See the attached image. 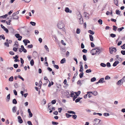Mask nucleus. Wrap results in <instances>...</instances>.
I'll return each instance as SVG.
<instances>
[{"label":"nucleus","instance_id":"nucleus-62","mask_svg":"<svg viewBox=\"0 0 125 125\" xmlns=\"http://www.w3.org/2000/svg\"><path fill=\"white\" fill-rule=\"evenodd\" d=\"M66 96L67 97L69 98L70 97V94L68 92H67L66 93Z\"/></svg>","mask_w":125,"mask_h":125},{"label":"nucleus","instance_id":"nucleus-52","mask_svg":"<svg viewBox=\"0 0 125 125\" xmlns=\"http://www.w3.org/2000/svg\"><path fill=\"white\" fill-rule=\"evenodd\" d=\"M44 48L45 49L47 50V51L49 52V49L48 48V47L46 45H45L44 46Z\"/></svg>","mask_w":125,"mask_h":125},{"label":"nucleus","instance_id":"nucleus-11","mask_svg":"<svg viewBox=\"0 0 125 125\" xmlns=\"http://www.w3.org/2000/svg\"><path fill=\"white\" fill-rule=\"evenodd\" d=\"M9 30L10 31L11 33H14V30L13 29L12 27H10L8 28Z\"/></svg>","mask_w":125,"mask_h":125},{"label":"nucleus","instance_id":"nucleus-3","mask_svg":"<svg viewBox=\"0 0 125 125\" xmlns=\"http://www.w3.org/2000/svg\"><path fill=\"white\" fill-rule=\"evenodd\" d=\"M15 37L17 38L19 41H21L22 38V37L20 36V34L19 33H17L15 34Z\"/></svg>","mask_w":125,"mask_h":125},{"label":"nucleus","instance_id":"nucleus-22","mask_svg":"<svg viewBox=\"0 0 125 125\" xmlns=\"http://www.w3.org/2000/svg\"><path fill=\"white\" fill-rule=\"evenodd\" d=\"M2 39L3 40H5V37L3 34L0 35V40H1Z\"/></svg>","mask_w":125,"mask_h":125},{"label":"nucleus","instance_id":"nucleus-59","mask_svg":"<svg viewBox=\"0 0 125 125\" xmlns=\"http://www.w3.org/2000/svg\"><path fill=\"white\" fill-rule=\"evenodd\" d=\"M106 65L107 67H109L111 66L110 63L109 62H108L106 64Z\"/></svg>","mask_w":125,"mask_h":125},{"label":"nucleus","instance_id":"nucleus-44","mask_svg":"<svg viewBox=\"0 0 125 125\" xmlns=\"http://www.w3.org/2000/svg\"><path fill=\"white\" fill-rule=\"evenodd\" d=\"M56 101V100H54L51 101V103L52 104H55Z\"/></svg>","mask_w":125,"mask_h":125},{"label":"nucleus","instance_id":"nucleus-7","mask_svg":"<svg viewBox=\"0 0 125 125\" xmlns=\"http://www.w3.org/2000/svg\"><path fill=\"white\" fill-rule=\"evenodd\" d=\"M18 122L20 124H21L23 122V121L20 116H19L18 117Z\"/></svg>","mask_w":125,"mask_h":125},{"label":"nucleus","instance_id":"nucleus-10","mask_svg":"<svg viewBox=\"0 0 125 125\" xmlns=\"http://www.w3.org/2000/svg\"><path fill=\"white\" fill-rule=\"evenodd\" d=\"M61 54H64V53L65 52V50L63 48H61Z\"/></svg>","mask_w":125,"mask_h":125},{"label":"nucleus","instance_id":"nucleus-17","mask_svg":"<svg viewBox=\"0 0 125 125\" xmlns=\"http://www.w3.org/2000/svg\"><path fill=\"white\" fill-rule=\"evenodd\" d=\"M80 69L79 70L80 72H83V68L82 65H80Z\"/></svg>","mask_w":125,"mask_h":125},{"label":"nucleus","instance_id":"nucleus-58","mask_svg":"<svg viewBox=\"0 0 125 125\" xmlns=\"http://www.w3.org/2000/svg\"><path fill=\"white\" fill-rule=\"evenodd\" d=\"M110 79V77L108 75H107L105 77V79L106 80H108Z\"/></svg>","mask_w":125,"mask_h":125},{"label":"nucleus","instance_id":"nucleus-57","mask_svg":"<svg viewBox=\"0 0 125 125\" xmlns=\"http://www.w3.org/2000/svg\"><path fill=\"white\" fill-rule=\"evenodd\" d=\"M53 66L54 68L57 69H59V66L58 65L55 64Z\"/></svg>","mask_w":125,"mask_h":125},{"label":"nucleus","instance_id":"nucleus-47","mask_svg":"<svg viewBox=\"0 0 125 125\" xmlns=\"http://www.w3.org/2000/svg\"><path fill=\"white\" fill-rule=\"evenodd\" d=\"M80 30L79 28H77L76 30V33L77 34H79L80 32Z\"/></svg>","mask_w":125,"mask_h":125},{"label":"nucleus","instance_id":"nucleus-43","mask_svg":"<svg viewBox=\"0 0 125 125\" xmlns=\"http://www.w3.org/2000/svg\"><path fill=\"white\" fill-rule=\"evenodd\" d=\"M18 77L19 78H20V79H21V80L22 81H24V78H22L21 76H20V75H18Z\"/></svg>","mask_w":125,"mask_h":125},{"label":"nucleus","instance_id":"nucleus-28","mask_svg":"<svg viewBox=\"0 0 125 125\" xmlns=\"http://www.w3.org/2000/svg\"><path fill=\"white\" fill-rule=\"evenodd\" d=\"M39 89H40L41 88V86L42 84V82L41 81H40L39 83Z\"/></svg>","mask_w":125,"mask_h":125},{"label":"nucleus","instance_id":"nucleus-48","mask_svg":"<svg viewBox=\"0 0 125 125\" xmlns=\"http://www.w3.org/2000/svg\"><path fill=\"white\" fill-rule=\"evenodd\" d=\"M33 47V45L32 44H31L30 45H28L27 46V47L28 48H31Z\"/></svg>","mask_w":125,"mask_h":125},{"label":"nucleus","instance_id":"nucleus-13","mask_svg":"<svg viewBox=\"0 0 125 125\" xmlns=\"http://www.w3.org/2000/svg\"><path fill=\"white\" fill-rule=\"evenodd\" d=\"M78 74L77 72V71L76 72V73H75L73 78L72 79V81L73 82L74 81L75 78L76 76Z\"/></svg>","mask_w":125,"mask_h":125},{"label":"nucleus","instance_id":"nucleus-1","mask_svg":"<svg viewBox=\"0 0 125 125\" xmlns=\"http://www.w3.org/2000/svg\"><path fill=\"white\" fill-rule=\"evenodd\" d=\"M57 26L58 28L60 29H62L63 31L65 32V28H64L65 25L63 22L61 21L59 22L57 24Z\"/></svg>","mask_w":125,"mask_h":125},{"label":"nucleus","instance_id":"nucleus-39","mask_svg":"<svg viewBox=\"0 0 125 125\" xmlns=\"http://www.w3.org/2000/svg\"><path fill=\"white\" fill-rule=\"evenodd\" d=\"M111 50L113 52H116V48L115 47H114L112 48Z\"/></svg>","mask_w":125,"mask_h":125},{"label":"nucleus","instance_id":"nucleus-54","mask_svg":"<svg viewBox=\"0 0 125 125\" xmlns=\"http://www.w3.org/2000/svg\"><path fill=\"white\" fill-rule=\"evenodd\" d=\"M13 66L15 68H17L18 67V65L17 64H14Z\"/></svg>","mask_w":125,"mask_h":125},{"label":"nucleus","instance_id":"nucleus-46","mask_svg":"<svg viewBox=\"0 0 125 125\" xmlns=\"http://www.w3.org/2000/svg\"><path fill=\"white\" fill-rule=\"evenodd\" d=\"M96 80V78L95 77H93L91 79V82H93Z\"/></svg>","mask_w":125,"mask_h":125},{"label":"nucleus","instance_id":"nucleus-5","mask_svg":"<svg viewBox=\"0 0 125 125\" xmlns=\"http://www.w3.org/2000/svg\"><path fill=\"white\" fill-rule=\"evenodd\" d=\"M87 94L91 93L92 94L94 95V96H96L97 94V92L96 91H94L93 92H87Z\"/></svg>","mask_w":125,"mask_h":125},{"label":"nucleus","instance_id":"nucleus-24","mask_svg":"<svg viewBox=\"0 0 125 125\" xmlns=\"http://www.w3.org/2000/svg\"><path fill=\"white\" fill-rule=\"evenodd\" d=\"M12 103L13 104H16L17 103V102L15 99H13L12 100Z\"/></svg>","mask_w":125,"mask_h":125},{"label":"nucleus","instance_id":"nucleus-36","mask_svg":"<svg viewBox=\"0 0 125 125\" xmlns=\"http://www.w3.org/2000/svg\"><path fill=\"white\" fill-rule=\"evenodd\" d=\"M30 24L33 26H35L36 24V23L35 22L33 21H31L30 22Z\"/></svg>","mask_w":125,"mask_h":125},{"label":"nucleus","instance_id":"nucleus-51","mask_svg":"<svg viewBox=\"0 0 125 125\" xmlns=\"http://www.w3.org/2000/svg\"><path fill=\"white\" fill-rule=\"evenodd\" d=\"M3 30L5 31L6 33H8L9 32V31L8 29L5 28H4V29Z\"/></svg>","mask_w":125,"mask_h":125},{"label":"nucleus","instance_id":"nucleus-55","mask_svg":"<svg viewBox=\"0 0 125 125\" xmlns=\"http://www.w3.org/2000/svg\"><path fill=\"white\" fill-rule=\"evenodd\" d=\"M113 30L115 31H116L117 29V27L115 25L113 26Z\"/></svg>","mask_w":125,"mask_h":125},{"label":"nucleus","instance_id":"nucleus-15","mask_svg":"<svg viewBox=\"0 0 125 125\" xmlns=\"http://www.w3.org/2000/svg\"><path fill=\"white\" fill-rule=\"evenodd\" d=\"M38 54V53L36 51H34L33 52L32 55L33 57H36Z\"/></svg>","mask_w":125,"mask_h":125},{"label":"nucleus","instance_id":"nucleus-30","mask_svg":"<svg viewBox=\"0 0 125 125\" xmlns=\"http://www.w3.org/2000/svg\"><path fill=\"white\" fill-rule=\"evenodd\" d=\"M88 32L90 34L92 35H93L94 33V32L91 30H89L88 31Z\"/></svg>","mask_w":125,"mask_h":125},{"label":"nucleus","instance_id":"nucleus-42","mask_svg":"<svg viewBox=\"0 0 125 125\" xmlns=\"http://www.w3.org/2000/svg\"><path fill=\"white\" fill-rule=\"evenodd\" d=\"M52 124L53 125H57L59 124L58 122H55L54 121H52Z\"/></svg>","mask_w":125,"mask_h":125},{"label":"nucleus","instance_id":"nucleus-34","mask_svg":"<svg viewBox=\"0 0 125 125\" xmlns=\"http://www.w3.org/2000/svg\"><path fill=\"white\" fill-rule=\"evenodd\" d=\"M65 115L67 118H68L71 116V115L68 114V113H66Z\"/></svg>","mask_w":125,"mask_h":125},{"label":"nucleus","instance_id":"nucleus-2","mask_svg":"<svg viewBox=\"0 0 125 125\" xmlns=\"http://www.w3.org/2000/svg\"><path fill=\"white\" fill-rule=\"evenodd\" d=\"M100 121L101 120L98 119H95L93 122L94 125H100Z\"/></svg>","mask_w":125,"mask_h":125},{"label":"nucleus","instance_id":"nucleus-19","mask_svg":"<svg viewBox=\"0 0 125 125\" xmlns=\"http://www.w3.org/2000/svg\"><path fill=\"white\" fill-rule=\"evenodd\" d=\"M119 62L118 61H116L113 63V66H116L119 63Z\"/></svg>","mask_w":125,"mask_h":125},{"label":"nucleus","instance_id":"nucleus-14","mask_svg":"<svg viewBox=\"0 0 125 125\" xmlns=\"http://www.w3.org/2000/svg\"><path fill=\"white\" fill-rule=\"evenodd\" d=\"M81 93V92L80 91H79L77 92H74V93L75 94V95L76 96H77V97L79 96Z\"/></svg>","mask_w":125,"mask_h":125},{"label":"nucleus","instance_id":"nucleus-61","mask_svg":"<svg viewBox=\"0 0 125 125\" xmlns=\"http://www.w3.org/2000/svg\"><path fill=\"white\" fill-rule=\"evenodd\" d=\"M77 96H76L75 95H74L73 96V97H73V101H74L75 100V99H76V98H77Z\"/></svg>","mask_w":125,"mask_h":125},{"label":"nucleus","instance_id":"nucleus-32","mask_svg":"<svg viewBox=\"0 0 125 125\" xmlns=\"http://www.w3.org/2000/svg\"><path fill=\"white\" fill-rule=\"evenodd\" d=\"M19 18V17L17 15H16L14 17H13L12 19L13 20H18V19Z\"/></svg>","mask_w":125,"mask_h":125},{"label":"nucleus","instance_id":"nucleus-26","mask_svg":"<svg viewBox=\"0 0 125 125\" xmlns=\"http://www.w3.org/2000/svg\"><path fill=\"white\" fill-rule=\"evenodd\" d=\"M8 16V14H5L4 15H3L2 16H0V18H6L7 17V16Z\"/></svg>","mask_w":125,"mask_h":125},{"label":"nucleus","instance_id":"nucleus-25","mask_svg":"<svg viewBox=\"0 0 125 125\" xmlns=\"http://www.w3.org/2000/svg\"><path fill=\"white\" fill-rule=\"evenodd\" d=\"M30 64L31 66H33L34 64V62L33 59H32L31 60L30 62Z\"/></svg>","mask_w":125,"mask_h":125},{"label":"nucleus","instance_id":"nucleus-27","mask_svg":"<svg viewBox=\"0 0 125 125\" xmlns=\"http://www.w3.org/2000/svg\"><path fill=\"white\" fill-rule=\"evenodd\" d=\"M46 100L45 99H43V101L42 102V104L43 105H44L46 103Z\"/></svg>","mask_w":125,"mask_h":125},{"label":"nucleus","instance_id":"nucleus-53","mask_svg":"<svg viewBox=\"0 0 125 125\" xmlns=\"http://www.w3.org/2000/svg\"><path fill=\"white\" fill-rule=\"evenodd\" d=\"M103 115L105 116H107L109 115H110L108 113H104L103 114Z\"/></svg>","mask_w":125,"mask_h":125},{"label":"nucleus","instance_id":"nucleus-21","mask_svg":"<svg viewBox=\"0 0 125 125\" xmlns=\"http://www.w3.org/2000/svg\"><path fill=\"white\" fill-rule=\"evenodd\" d=\"M74 95H75L74 94V92L73 91H71L70 92V96L71 97H72Z\"/></svg>","mask_w":125,"mask_h":125},{"label":"nucleus","instance_id":"nucleus-4","mask_svg":"<svg viewBox=\"0 0 125 125\" xmlns=\"http://www.w3.org/2000/svg\"><path fill=\"white\" fill-rule=\"evenodd\" d=\"M101 52L100 49H99L97 48L95 50V53H92V55H94L97 54L98 55Z\"/></svg>","mask_w":125,"mask_h":125},{"label":"nucleus","instance_id":"nucleus-50","mask_svg":"<svg viewBox=\"0 0 125 125\" xmlns=\"http://www.w3.org/2000/svg\"><path fill=\"white\" fill-rule=\"evenodd\" d=\"M100 65L103 67H105L106 66V64L104 63H102L100 64Z\"/></svg>","mask_w":125,"mask_h":125},{"label":"nucleus","instance_id":"nucleus-37","mask_svg":"<svg viewBox=\"0 0 125 125\" xmlns=\"http://www.w3.org/2000/svg\"><path fill=\"white\" fill-rule=\"evenodd\" d=\"M71 116H72L73 118L74 119H76L77 117V115L75 114L71 115Z\"/></svg>","mask_w":125,"mask_h":125},{"label":"nucleus","instance_id":"nucleus-12","mask_svg":"<svg viewBox=\"0 0 125 125\" xmlns=\"http://www.w3.org/2000/svg\"><path fill=\"white\" fill-rule=\"evenodd\" d=\"M6 102H9L10 99V94H8L6 98Z\"/></svg>","mask_w":125,"mask_h":125},{"label":"nucleus","instance_id":"nucleus-40","mask_svg":"<svg viewBox=\"0 0 125 125\" xmlns=\"http://www.w3.org/2000/svg\"><path fill=\"white\" fill-rule=\"evenodd\" d=\"M89 36L90 40L91 41H93V36L91 35H89Z\"/></svg>","mask_w":125,"mask_h":125},{"label":"nucleus","instance_id":"nucleus-49","mask_svg":"<svg viewBox=\"0 0 125 125\" xmlns=\"http://www.w3.org/2000/svg\"><path fill=\"white\" fill-rule=\"evenodd\" d=\"M5 46H7V47H9V45L8 43L7 42H5L4 43Z\"/></svg>","mask_w":125,"mask_h":125},{"label":"nucleus","instance_id":"nucleus-63","mask_svg":"<svg viewBox=\"0 0 125 125\" xmlns=\"http://www.w3.org/2000/svg\"><path fill=\"white\" fill-rule=\"evenodd\" d=\"M19 57V56L18 55H16L15 56L13 57V59H18Z\"/></svg>","mask_w":125,"mask_h":125},{"label":"nucleus","instance_id":"nucleus-41","mask_svg":"<svg viewBox=\"0 0 125 125\" xmlns=\"http://www.w3.org/2000/svg\"><path fill=\"white\" fill-rule=\"evenodd\" d=\"M124 28L123 27H122L121 28H118L117 29L118 31L120 32V31H122V30L124 29Z\"/></svg>","mask_w":125,"mask_h":125},{"label":"nucleus","instance_id":"nucleus-31","mask_svg":"<svg viewBox=\"0 0 125 125\" xmlns=\"http://www.w3.org/2000/svg\"><path fill=\"white\" fill-rule=\"evenodd\" d=\"M118 1L117 0H114V3L117 6H118Z\"/></svg>","mask_w":125,"mask_h":125},{"label":"nucleus","instance_id":"nucleus-60","mask_svg":"<svg viewBox=\"0 0 125 125\" xmlns=\"http://www.w3.org/2000/svg\"><path fill=\"white\" fill-rule=\"evenodd\" d=\"M13 92L14 95L16 96L17 95V93L15 90H13Z\"/></svg>","mask_w":125,"mask_h":125},{"label":"nucleus","instance_id":"nucleus-9","mask_svg":"<svg viewBox=\"0 0 125 125\" xmlns=\"http://www.w3.org/2000/svg\"><path fill=\"white\" fill-rule=\"evenodd\" d=\"M98 81L100 83H103L105 82V81H104V78H100Z\"/></svg>","mask_w":125,"mask_h":125},{"label":"nucleus","instance_id":"nucleus-38","mask_svg":"<svg viewBox=\"0 0 125 125\" xmlns=\"http://www.w3.org/2000/svg\"><path fill=\"white\" fill-rule=\"evenodd\" d=\"M13 80V76L10 77L9 79V81L12 82V81Z\"/></svg>","mask_w":125,"mask_h":125},{"label":"nucleus","instance_id":"nucleus-35","mask_svg":"<svg viewBox=\"0 0 125 125\" xmlns=\"http://www.w3.org/2000/svg\"><path fill=\"white\" fill-rule=\"evenodd\" d=\"M117 15H120V13L121 11L118 10H116L115 11Z\"/></svg>","mask_w":125,"mask_h":125},{"label":"nucleus","instance_id":"nucleus-20","mask_svg":"<svg viewBox=\"0 0 125 125\" xmlns=\"http://www.w3.org/2000/svg\"><path fill=\"white\" fill-rule=\"evenodd\" d=\"M82 98H81L80 97H78L75 100V102L76 103H77L79 102L80 100Z\"/></svg>","mask_w":125,"mask_h":125},{"label":"nucleus","instance_id":"nucleus-8","mask_svg":"<svg viewBox=\"0 0 125 125\" xmlns=\"http://www.w3.org/2000/svg\"><path fill=\"white\" fill-rule=\"evenodd\" d=\"M124 82L123 81V80L122 79L118 81L116 83V84L118 85H119L120 84H122Z\"/></svg>","mask_w":125,"mask_h":125},{"label":"nucleus","instance_id":"nucleus-6","mask_svg":"<svg viewBox=\"0 0 125 125\" xmlns=\"http://www.w3.org/2000/svg\"><path fill=\"white\" fill-rule=\"evenodd\" d=\"M65 11L67 13H72V11L70 10L68 8L66 7L65 9Z\"/></svg>","mask_w":125,"mask_h":125},{"label":"nucleus","instance_id":"nucleus-45","mask_svg":"<svg viewBox=\"0 0 125 125\" xmlns=\"http://www.w3.org/2000/svg\"><path fill=\"white\" fill-rule=\"evenodd\" d=\"M98 22L99 23L100 25H101L102 24V21L101 19H99L98 21Z\"/></svg>","mask_w":125,"mask_h":125},{"label":"nucleus","instance_id":"nucleus-23","mask_svg":"<svg viewBox=\"0 0 125 125\" xmlns=\"http://www.w3.org/2000/svg\"><path fill=\"white\" fill-rule=\"evenodd\" d=\"M67 112L68 114H76L74 112L72 111H67Z\"/></svg>","mask_w":125,"mask_h":125},{"label":"nucleus","instance_id":"nucleus-18","mask_svg":"<svg viewBox=\"0 0 125 125\" xmlns=\"http://www.w3.org/2000/svg\"><path fill=\"white\" fill-rule=\"evenodd\" d=\"M17 108L16 106L13 107L12 108V112L13 113H15L16 111Z\"/></svg>","mask_w":125,"mask_h":125},{"label":"nucleus","instance_id":"nucleus-29","mask_svg":"<svg viewBox=\"0 0 125 125\" xmlns=\"http://www.w3.org/2000/svg\"><path fill=\"white\" fill-rule=\"evenodd\" d=\"M81 73L79 74V77L80 78H82L83 76V72H81Z\"/></svg>","mask_w":125,"mask_h":125},{"label":"nucleus","instance_id":"nucleus-16","mask_svg":"<svg viewBox=\"0 0 125 125\" xmlns=\"http://www.w3.org/2000/svg\"><path fill=\"white\" fill-rule=\"evenodd\" d=\"M66 60L65 58H63L60 61V63L61 64H63L66 62Z\"/></svg>","mask_w":125,"mask_h":125},{"label":"nucleus","instance_id":"nucleus-56","mask_svg":"<svg viewBox=\"0 0 125 125\" xmlns=\"http://www.w3.org/2000/svg\"><path fill=\"white\" fill-rule=\"evenodd\" d=\"M18 49V48H16L15 47H14L13 48V50L14 52H16L17 51Z\"/></svg>","mask_w":125,"mask_h":125},{"label":"nucleus","instance_id":"nucleus-64","mask_svg":"<svg viewBox=\"0 0 125 125\" xmlns=\"http://www.w3.org/2000/svg\"><path fill=\"white\" fill-rule=\"evenodd\" d=\"M110 35L111 37L112 38H114L115 37L116 35L113 33H111L110 34Z\"/></svg>","mask_w":125,"mask_h":125},{"label":"nucleus","instance_id":"nucleus-33","mask_svg":"<svg viewBox=\"0 0 125 125\" xmlns=\"http://www.w3.org/2000/svg\"><path fill=\"white\" fill-rule=\"evenodd\" d=\"M80 20V23L81 24H82L83 23V19L82 18H80L79 19Z\"/></svg>","mask_w":125,"mask_h":125}]
</instances>
